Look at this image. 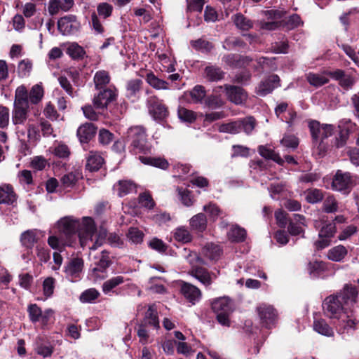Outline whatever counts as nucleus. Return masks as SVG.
I'll list each match as a JSON object with an SVG mask.
<instances>
[{
	"mask_svg": "<svg viewBox=\"0 0 359 359\" xmlns=\"http://www.w3.org/2000/svg\"><path fill=\"white\" fill-rule=\"evenodd\" d=\"M205 77L210 81H217L223 79L224 73L219 68L213 66L205 69Z\"/></svg>",
	"mask_w": 359,
	"mask_h": 359,
	"instance_id": "37998d69",
	"label": "nucleus"
},
{
	"mask_svg": "<svg viewBox=\"0 0 359 359\" xmlns=\"http://www.w3.org/2000/svg\"><path fill=\"white\" fill-rule=\"evenodd\" d=\"M205 104L211 109H217L223 105V101L219 96L211 95L206 97Z\"/></svg>",
	"mask_w": 359,
	"mask_h": 359,
	"instance_id": "69168bd1",
	"label": "nucleus"
},
{
	"mask_svg": "<svg viewBox=\"0 0 359 359\" xmlns=\"http://www.w3.org/2000/svg\"><path fill=\"white\" fill-rule=\"evenodd\" d=\"M179 118L187 122H193L196 119V114L193 111L181 107L178 109Z\"/></svg>",
	"mask_w": 359,
	"mask_h": 359,
	"instance_id": "338daca9",
	"label": "nucleus"
},
{
	"mask_svg": "<svg viewBox=\"0 0 359 359\" xmlns=\"http://www.w3.org/2000/svg\"><path fill=\"white\" fill-rule=\"evenodd\" d=\"M73 5V0H50L48 11L50 15H55L60 10L68 11Z\"/></svg>",
	"mask_w": 359,
	"mask_h": 359,
	"instance_id": "6ab92c4d",
	"label": "nucleus"
},
{
	"mask_svg": "<svg viewBox=\"0 0 359 359\" xmlns=\"http://www.w3.org/2000/svg\"><path fill=\"white\" fill-rule=\"evenodd\" d=\"M142 81L138 79L130 80L126 85L127 95L128 97L134 96L141 88Z\"/></svg>",
	"mask_w": 359,
	"mask_h": 359,
	"instance_id": "4d7b16f0",
	"label": "nucleus"
},
{
	"mask_svg": "<svg viewBox=\"0 0 359 359\" xmlns=\"http://www.w3.org/2000/svg\"><path fill=\"white\" fill-rule=\"evenodd\" d=\"M257 311L262 325L270 328L276 320V310L271 306L263 304L257 308Z\"/></svg>",
	"mask_w": 359,
	"mask_h": 359,
	"instance_id": "ddd939ff",
	"label": "nucleus"
},
{
	"mask_svg": "<svg viewBox=\"0 0 359 359\" xmlns=\"http://www.w3.org/2000/svg\"><path fill=\"white\" fill-rule=\"evenodd\" d=\"M255 127V119L252 117H246L235 121L222 123L219 126L218 130L220 133L238 134L243 130L247 135L252 133Z\"/></svg>",
	"mask_w": 359,
	"mask_h": 359,
	"instance_id": "39448f33",
	"label": "nucleus"
},
{
	"mask_svg": "<svg viewBox=\"0 0 359 359\" xmlns=\"http://www.w3.org/2000/svg\"><path fill=\"white\" fill-rule=\"evenodd\" d=\"M281 27L283 29L291 30L303 24L300 17L297 14H293L288 18L280 20Z\"/></svg>",
	"mask_w": 359,
	"mask_h": 359,
	"instance_id": "f704fd0d",
	"label": "nucleus"
},
{
	"mask_svg": "<svg viewBox=\"0 0 359 359\" xmlns=\"http://www.w3.org/2000/svg\"><path fill=\"white\" fill-rule=\"evenodd\" d=\"M243 60V57L237 54H229L222 58V61L231 67H241L244 64Z\"/></svg>",
	"mask_w": 359,
	"mask_h": 359,
	"instance_id": "49530a36",
	"label": "nucleus"
},
{
	"mask_svg": "<svg viewBox=\"0 0 359 359\" xmlns=\"http://www.w3.org/2000/svg\"><path fill=\"white\" fill-rule=\"evenodd\" d=\"M84 266V262L81 257L71 259L65 266V273L72 280L79 278Z\"/></svg>",
	"mask_w": 359,
	"mask_h": 359,
	"instance_id": "f8f14e48",
	"label": "nucleus"
},
{
	"mask_svg": "<svg viewBox=\"0 0 359 359\" xmlns=\"http://www.w3.org/2000/svg\"><path fill=\"white\" fill-rule=\"evenodd\" d=\"M147 106L150 115L155 120H163L168 116L166 106L156 96H150L147 100Z\"/></svg>",
	"mask_w": 359,
	"mask_h": 359,
	"instance_id": "0eeeda50",
	"label": "nucleus"
},
{
	"mask_svg": "<svg viewBox=\"0 0 359 359\" xmlns=\"http://www.w3.org/2000/svg\"><path fill=\"white\" fill-rule=\"evenodd\" d=\"M146 81L151 87L156 90H167L169 88V83L167 81L158 78L152 72L147 74Z\"/></svg>",
	"mask_w": 359,
	"mask_h": 359,
	"instance_id": "72a5a7b5",
	"label": "nucleus"
},
{
	"mask_svg": "<svg viewBox=\"0 0 359 359\" xmlns=\"http://www.w3.org/2000/svg\"><path fill=\"white\" fill-rule=\"evenodd\" d=\"M271 16H272L274 21L264 22L261 23V29L266 30H275L282 28L281 22L279 20L282 18L283 13L279 11H268Z\"/></svg>",
	"mask_w": 359,
	"mask_h": 359,
	"instance_id": "a878e982",
	"label": "nucleus"
},
{
	"mask_svg": "<svg viewBox=\"0 0 359 359\" xmlns=\"http://www.w3.org/2000/svg\"><path fill=\"white\" fill-rule=\"evenodd\" d=\"M111 264L109 253L103 250L95 266L92 269V276L95 278L104 279L107 277L106 270Z\"/></svg>",
	"mask_w": 359,
	"mask_h": 359,
	"instance_id": "9d476101",
	"label": "nucleus"
},
{
	"mask_svg": "<svg viewBox=\"0 0 359 359\" xmlns=\"http://www.w3.org/2000/svg\"><path fill=\"white\" fill-rule=\"evenodd\" d=\"M27 313L30 321L33 323L40 321L42 311L41 308L36 304H31L27 306Z\"/></svg>",
	"mask_w": 359,
	"mask_h": 359,
	"instance_id": "3c124183",
	"label": "nucleus"
},
{
	"mask_svg": "<svg viewBox=\"0 0 359 359\" xmlns=\"http://www.w3.org/2000/svg\"><path fill=\"white\" fill-rule=\"evenodd\" d=\"M258 152L262 157L266 159L273 160L280 165H283L285 162L278 154L276 153L273 149L266 146H259L258 147Z\"/></svg>",
	"mask_w": 359,
	"mask_h": 359,
	"instance_id": "2f4dec72",
	"label": "nucleus"
},
{
	"mask_svg": "<svg viewBox=\"0 0 359 359\" xmlns=\"http://www.w3.org/2000/svg\"><path fill=\"white\" fill-rule=\"evenodd\" d=\"M139 158L145 165L154 166L163 170L167 169L169 165L167 160L161 157L140 156Z\"/></svg>",
	"mask_w": 359,
	"mask_h": 359,
	"instance_id": "7c9ffc66",
	"label": "nucleus"
},
{
	"mask_svg": "<svg viewBox=\"0 0 359 359\" xmlns=\"http://www.w3.org/2000/svg\"><path fill=\"white\" fill-rule=\"evenodd\" d=\"M111 80L109 74L105 70L97 72L93 78L95 88L97 90L105 89Z\"/></svg>",
	"mask_w": 359,
	"mask_h": 359,
	"instance_id": "c756f323",
	"label": "nucleus"
},
{
	"mask_svg": "<svg viewBox=\"0 0 359 359\" xmlns=\"http://www.w3.org/2000/svg\"><path fill=\"white\" fill-rule=\"evenodd\" d=\"M186 260L191 266V269L198 268L207 264L204 258H202L197 252L189 250V253L184 255Z\"/></svg>",
	"mask_w": 359,
	"mask_h": 359,
	"instance_id": "e433bc0d",
	"label": "nucleus"
},
{
	"mask_svg": "<svg viewBox=\"0 0 359 359\" xmlns=\"http://www.w3.org/2000/svg\"><path fill=\"white\" fill-rule=\"evenodd\" d=\"M29 106L14 105L12 121L15 125L22 124L27 119V109Z\"/></svg>",
	"mask_w": 359,
	"mask_h": 359,
	"instance_id": "473e14b6",
	"label": "nucleus"
},
{
	"mask_svg": "<svg viewBox=\"0 0 359 359\" xmlns=\"http://www.w3.org/2000/svg\"><path fill=\"white\" fill-rule=\"evenodd\" d=\"M309 127L313 139V153L319 156H323L327 149L325 139L333 134L334 126L330 124H321L317 121H311Z\"/></svg>",
	"mask_w": 359,
	"mask_h": 359,
	"instance_id": "7ed1b4c3",
	"label": "nucleus"
},
{
	"mask_svg": "<svg viewBox=\"0 0 359 359\" xmlns=\"http://www.w3.org/2000/svg\"><path fill=\"white\" fill-rule=\"evenodd\" d=\"M55 280L52 277L46 278L43 283V292L46 297L53 295L55 288Z\"/></svg>",
	"mask_w": 359,
	"mask_h": 359,
	"instance_id": "052dcab7",
	"label": "nucleus"
},
{
	"mask_svg": "<svg viewBox=\"0 0 359 359\" xmlns=\"http://www.w3.org/2000/svg\"><path fill=\"white\" fill-rule=\"evenodd\" d=\"M353 185L352 179L350 173H342L337 171L332 183L333 189L341 191L344 194H348Z\"/></svg>",
	"mask_w": 359,
	"mask_h": 359,
	"instance_id": "6e6552de",
	"label": "nucleus"
},
{
	"mask_svg": "<svg viewBox=\"0 0 359 359\" xmlns=\"http://www.w3.org/2000/svg\"><path fill=\"white\" fill-rule=\"evenodd\" d=\"M347 254L346 248L342 245H338L327 251V257L331 261L340 262L343 261Z\"/></svg>",
	"mask_w": 359,
	"mask_h": 359,
	"instance_id": "bb28decb",
	"label": "nucleus"
},
{
	"mask_svg": "<svg viewBox=\"0 0 359 359\" xmlns=\"http://www.w3.org/2000/svg\"><path fill=\"white\" fill-rule=\"evenodd\" d=\"M113 189L119 197H123L127 194L135 192L136 185L130 180H121L114 185Z\"/></svg>",
	"mask_w": 359,
	"mask_h": 359,
	"instance_id": "f3484780",
	"label": "nucleus"
},
{
	"mask_svg": "<svg viewBox=\"0 0 359 359\" xmlns=\"http://www.w3.org/2000/svg\"><path fill=\"white\" fill-rule=\"evenodd\" d=\"M189 274L206 287H208L212 284V281L211 275L205 268L203 267V266L198 268L195 267L194 269H191Z\"/></svg>",
	"mask_w": 359,
	"mask_h": 359,
	"instance_id": "4be33fe9",
	"label": "nucleus"
},
{
	"mask_svg": "<svg viewBox=\"0 0 359 359\" xmlns=\"http://www.w3.org/2000/svg\"><path fill=\"white\" fill-rule=\"evenodd\" d=\"M341 320L339 321L337 325L338 332L343 334L348 332L349 330L354 329L355 323L352 319H349L346 313L342 316Z\"/></svg>",
	"mask_w": 359,
	"mask_h": 359,
	"instance_id": "de8ad7c7",
	"label": "nucleus"
},
{
	"mask_svg": "<svg viewBox=\"0 0 359 359\" xmlns=\"http://www.w3.org/2000/svg\"><path fill=\"white\" fill-rule=\"evenodd\" d=\"M174 238L179 242L187 243L191 241L192 236L187 227L180 226L175 229Z\"/></svg>",
	"mask_w": 359,
	"mask_h": 359,
	"instance_id": "a18cd8bd",
	"label": "nucleus"
},
{
	"mask_svg": "<svg viewBox=\"0 0 359 359\" xmlns=\"http://www.w3.org/2000/svg\"><path fill=\"white\" fill-rule=\"evenodd\" d=\"M36 256L39 258L41 264L48 262L50 259V251L48 248H45L41 245L36 248Z\"/></svg>",
	"mask_w": 359,
	"mask_h": 359,
	"instance_id": "e2e57ef3",
	"label": "nucleus"
},
{
	"mask_svg": "<svg viewBox=\"0 0 359 359\" xmlns=\"http://www.w3.org/2000/svg\"><path fill=\"white\" fill-rule=\"evenodd\" d=\"M306 80L310 85L318 88L329 82V79L323 74L309 73L306 74Z\"/></svg>",
	"mask_w": 359,
	"mask_h": 359,
	"instance_id": "79ce46f5",
	"label": "nucleus"
},
{
	"mask_svg": "<svg viewBox=\"0 0 359 359\" xmlns=\"http://www.w3.org/2000/svg\"><path fill=\"white\" fill-rule=\"evenodd\" d=\"M124 283V277L122 276H117L111 278L106 280L102 284V291L104 294H108L113 289Z\"/></svg>",
	"mask_w": 359,
	"mask_h": 359,
	"instance_id": "4c0bfd02",
	"label": "nucleus"
},
{
	"mask_svg": "<svg viewBox=\"0 0 359 359\" xmlns=\"http://www.w3.org/2000/svg\"><path fill=\"white\" fill-rule=\"evenodd\" d=\"M86 168L90 171H97L102 165L104 158L97 151H90L86 157Z\"/></svg>",
	"mask_w": 359,
	"mask_h": 359,
	"instance_id": "5701e85b",
	"label": "nucleus"
},
{
	"mask_svg": "<svg viewBox=\"0 0 359 359\" xmlns=\"http://www.w3.org/2000/svg\"><path fill=\"white\" fill-rule=\"evenodd\" d=\"M280 86V79L278 75L273 74L262 80L257 88L256 93L264 97L271 93Z\"/></svg>",
	"mask_w": 359,
	"mask_h": 359,
	"instance_id": "9b49d317",
	"label": "nucleus"
},
{
	"mask_svg": "<svg viewBox=\"0 0 359 359\" xmlns=\"http://www.w3.org/2000/svg\"><path fill=\"white\" fill-rule=\"evenodd\" d=\"M181 293L193 305L198 302L202 296L200 289L191 283L185 282L182 284Z\"/></svg>",
	"mask_w": 359,
	"mask_h": 359,
	"instance_id": "2eb2a0df",
	"label": "nucleus"
},
{
	"mask_svg": "<svg viewBox=\"0 0 359 359\" xmlns=\"http://www.w3.org/2000/svg\"><path fill=\"white\" fill-rule=\"evenodd\" d=\"M32 68V64L29 60H22L18 65V72L20 76L25 77L29 74Z\"/></svg>",
	"mask_w": 359,
	"mask_h": 359,
	"instance_id": "774afa93",
	"label": "nucleus"
},
{
	"mask_svg": "<svg viewBox=\"0 0 359 359\" xmlns=\"http://www.w3.org/2000/svg\"><path fill=\"white\" fill-rule=\"evenodd\" d=\"M313 329L318 333L327 337H331L334 333L333 330L323 319L314 321Z\"/></svg>",
	"mask_w": 359,
	"mask_h": 359,
	"instance_id": "a19ab883",
	"label": "nucleus"
},
{
	"mask_svg": "<svg viewBox=\"0 0 359 359\" xmlns=\"http://www.w3.org/2000/svg\"><path fill=\"white\" fill-rule=\"evenodd\" d=\"M50 149L51 152L60 158H67L71 154L68 146L61 142L55 144Z\"/></svg>",
	"mask_w": 359,
	"mask_h": 359,
	"instance_id": "c03bdc74",
	"label": "nucleus"
},
{
	"mask_svg": "<svg viewBox=\"0 0 359 359\" xmlns=\"http://www.w3.org/2000/svg\"><path fill=\"white\" fill-rule=\"evenodd\" d=\"M189 225L192 230L203 232L207 227V218L203 213H198L193 216L189 220Z\"/></svg>",
	"mask_w": 359,
	"mask_h": 359,
	"instance_id": "c85d7f7f",
	"label": "nucleus"
},
{
	"mask_svg": "<svg viewBox=\"0 0 359 359\" xmlns=\"http://www.w3.org/2000/svg\"><path fill=\"white\" fill-rule=\"evenodd\" d=\"M283 146L286 148L296 149L299 145V140L293 135H285L280 141Z\"/></svg>",
	"mask_w": 359,
	"mask_h": 359,
	"instance_id": "680f3d73",
	"label": "nucleus"
},
{
	"mask_svg": "<svg viewBox=\"0 0 359 359\" xmlns=\"http://www.w3.org/2000/svg\"><path fill=\"white\" fill-rule=\"evenodd\" d=\"M212 309L215 313H231L232 312L231 302L227 297L215 299L212 303Z\"/></svg>",
	"mask_w": 359,
	"mask_h": 359,
	"instance_id": "393cba45",
	"label": "nucleus"
},
{
	"mask_svg": "<svg viewBox=\"0 0 359 359\" xmlns=\"http://www.w3.org/2000/svg\"><path fill=\"white\" fill-rule=\"evenodd\" d=\"M99 90V93L93 97V104L95 109L104 110L110 102L116 99V89L114 86H109L105 89Z\"/></svg>",
	"mask_w": 359,
	"mask_h": 359,
	"instance_id": "423d86ee",
	"label": "nucleus"
},
{
	"mask_svg": "<svg viewBox=\"0 0 359 359\" xmlns=\"http://www.w3.org/2000/svg\"><path fill=\"white\" fill-rule=\"evenodd\" d=\"M96 133V128L91 123L81 125L77 130V136L81 142H88Z\"/></svg>",
	"mask_w": 359,
	"mask_h": 359,
	"instance_id": "412c9836",
	"label": "nucleus"
},
{
	"mask_svg": "<svg viewBox=\"0 0 359 359\" xmlns=\"http://www.w3.org/2000/svg\"><path fill=\"white\" fill-rule=\"evenodd\" d=\"M221 248L214 243H207L203 248L201 253L204 258L210 261L217 260L222 255Z\"/></svg>",
	"mask_w": 359,
	"mask_h": 359,
	"instance_id": "b1692460",
	"label": "nucleus"
},
{
	"mask_svg": "<svg viewBox=\"0 0 359 359\" xmlns=\"http://www.w3.org/2000/svg\"><path fill=\"white\" fill-rule=\"evenodd\" d=\"M141 324H143L146 326L149 325L154 328L159 327V321L157 316V311L154 305L149 306Z\"/></svg>",
	"mask_w": 359,
	"mask_h": 359,
	"instance_id": "cd10ccee",
	"label": "nucleus"
},
{
	"mask_svg": "<svg viewBox=\"0 0 359 359\" xmlns=\"http://www.w3.org/2000/svg\"><path fill=\"white\" fill-rule=\"evenodd\" d=\"M205 90L203 86L197 85L191 91L190 96L194 103H202L205 97Z\"/></svg>",
	"mask_w": 359,
	"mask_h": 359,
	"instance_id": "09e8293b",
	"label": "nucleus"
},
{
	"mask_svg": "<svg viewBox=\"0 0 359 359\" xmlns=\"http://www.w3.org/2000/svg\"><path fill=\"white\" fill-rule=\"evenodd\" d=\"M323 210L327 213H334L338 210V203L333 196H327L325 198Z\"/></svg>",
	"mask_w": 359,
	"mask_h": 359,
	"instance_id": "8fccbe9b",
	"label": "nucleus"
},
{
	"mask_svg": "<svg viewBox=\"0 0 359 359\" xmlns=\"http://www.w3.org/2000/svg\"><path fill=\"white\" fill-rule=\"evenodd\" d=\"M323 198V194L320 189H308L306 192V200L309 203H316L320 202Z\"/></svg>",
	"mask_w": 359,
	"mask_h": 359,
	"instance_id": "6e6d98bb",
	"label": "nucleus"
},
{
	"mask_svg": "<svg viewBox=\"0 0 359 359\" xmlns=\"http://www.w3.org/2000/svg\"><path fill=\"white\" fill-rule=\"evenodd\" d=\"M37 229H29L22 232L20 237V241L25 249L32 250L34 244L37 243Z\"/></svg>",
	"mask_w": 359,
	"mask_h": 359,
	"instance_id": "aec40b11",
	"label": "nucleus"
},
{
	"mask_svg": "<svg viewBox=\"0 0 359 359\" xmlns=\"http://www.w3.org/2000/svg\"><path fill=\"white\" fill-rule=\"evenodd\" d=\"M18 196L11 185L4 184L0 186V204L15 205Z\"/></svg>",
	"mask_w": 359,
	"mask_h": 359,
	"instance_id": "dca6fc26",
	"label": "nucleus"
},
{
	"mask_svg": "<svg viewBox=\"0 0 359 359\" xmlns=\"http://www.w3.org/2000/svg\"><path fill=\"white\" fill-rule=\"evenodd\" d=\"M233 20L236 26L243 31H248L253 27L252 22L241 13L235 15Z\"/></svg>",
	"mask_w": 359,
	"mask_h": 359,
	"instance_id": "58836bf2",
	"label": "nucleus"
},
{
	"mask_svg": "<svg viewBox=\"0 0 359 359\" xmlns=\"http://www.w3.org/2000/svg\"><path fill=\"white\" fill-rule=\"evenodd\" d=\"M99 292L94 288H90L83 292L80 296V300L83 303H90L99 296Z\"/></svg>",
	"mask_w": 359,
	"mask_h": 359,
	"instance_id": "13d9d810",
	"label": "nucleus"
},
{
	"mask_svg": "<svg viewBox=\"0 0 359 359\" xmlns=\"http://www.w3.org/2000/svg\"><path fill=\"white\" fill-rule=\"evenodd\" d=\"M29 100L26 88L23 86L18 87L15 90L14 105L29 106Z\"/></svg>",
	"mask_w": 359,
	"mask_h": 359,
	"instance_id": "c9c22d12",
	"label": "nucleus"
},
{
	"mask_svg": "<svg viewBox=\"0 0 359 359\" xmlns=\"http://www.w3.org/2000/svg\"><path fill=\"white\" fill-rule=\"evenodd\" d=\"M127 238L133 243L139 244L143 241L144 233L136 227H130L127 233Z\"/></svg>",
	"mask_w": 359,
	"mask_h": 359,
	"instance_id": "603ef678",
	"label": "nucleus"
},
{
	"mask_svg": "<svg viewBox=\"0 0 359 359\" xmlns=\"http://www.w3.org/2000/svg\"><path fill=\"white\" fill-rule=\"evenodd\" d=\"M228 99L236 104H242L247 100L248 95L241 87L225 85Z\"/></svg>",
	"mask_w": 359,
	"mask_h": 359,
	"instance_id": "4468645a",
	"label": "nucleus"
},
{
	"mask_svg": "<svg viewBox=\"0 0 359 359\" xmlns=\"http://www.w3.org/2000/svg\"><path fill=\"white\" fill-rule=\"evenodd\" d=\"M191 45L194 48H195L197 50L206 52L210 51L213 47L211 43L203 39L191 41Z\"/></svg>",
	"mask_w": 359,
	"mask_h": 359,
	"instance_id": "bf43d9fd",
	"label": "nucleus"
},
{
	"mask_svg": "<svg viewBox=\"0 0 359 359\" xmlns=\"http://www.w3.org/2000/svg\"><path fill=\"white\" fill-rule=\"evenodd\" d=\"M357 288L346 285L336 294L330 295L323 302L324 312L330 318L340 319L358 301Z\"/></svg>",
	"mask_w": 359,
	"mask_h": 359,
	"instance_id": "f03ea898",
	"label": "nucleus"
},
{
	"mask_svg": "<svg viewBox=\"0 0 359 359\" xmlns=\"http://www.w3.org/2000/svg\"><path fill=\"white\" fill-rule=\"evenodd\" d=\"M203 210L205 211L210 219L215 220L222 213L221 210L215 204L210 203L203 206Z\"/></svg>",
	"mask_w": 359,
	"mask_h": 359,
	"instance_id": "0e129e2a",
	"label": "nucleus"
},
{
	"mask_svg": "<svg viewBox=\"0 0 359 359\" xmlns=\"http://www.w3.org/2000/svg\"><path fill=\"white\" fill-rule=\"evenodd\" d=\"M58 228L61 234L66 239L74 241V245L79 238L83 248L88 245L89 241H93V237L96 231L95 222L89 217H83L82 222L73 217H65L58 222Z\"/></svg>",
	"mask_w": 359,
	"mask_h": 359,
	"instance_id": "f257e3e1",
	"label": "nucleus"
},
{
	"mask_svg": "<svg viewBox=\"0 0 359 359\" xmlns=\"http://www.w3.org/2000/svg\"><path fill=\"white\" fill-rule=\"evenodd\" d=\"M246 236L245 230L237 225H232L228 232L229 238L233 242L243 241Z\"/></svg>",
	"mask_w": 359,
	"mask_h": 359,
	"instance_id": "ea45409f",
	"label": "nucleus"
},
{
	"mask_svg": "<svg viewBox=\"0 0 359 359\" xmlns=\"http://www.w3.org/2000/svg\"><path fill=\"white\" fill-rule=\"evenodd\" d=\"M126 140L135 151L145 153L149 150L147 134L142 126H133L127 131Z\"/></svg>",
	"mask_w": 359,
	"mask_h": 359,
	"instance_id": "20e7f679",
	"label": "nucleus"
},
{
	"mask_svg": "<svg viewBox=\"0 0 359 359\" xmlns=\"http://www.w3.org/2000/svg\"><path fill=\"white\" fill-rule=\"evenodd\" d=\"M43 96V90L40 85H34L29 94V99L31 103L37 104Z\"/></svg>",
	"mask_w": 359,
	"mask_h": 359,
	"instance_id": "5fc2aeb1",
	"label": "nucleus"
},
{
	"mask_svg": "<svg viewBox=\"0 0 359 359\" xmlns=\"http://www.w3.org/2000/svg\"><path fill=\"white\" fill-rule=\"evenodd\" d=\"M67 53L74 59H79L84 55L85 51L81 46L76 43H72L68 46Z\"/></svg>",
	"mask_w": 359,
	"mask_h": 359,
	"instance_id": "864d4df0",
	"label": "nucleus"
},
{
	"mask_svg": "<svg viewBox=\"0 0 359 359\" xmlns=\"http://www.w3.org/2000/svg\"><path fill=\"white\" fill-rule=\"evenodd\" d=\"M47 242L52 249L58 250L59 252L63 251L65 246H74V241L73 239L67 240L62 235H61L60 238H58L56 236H50Z\"/></svg>",
	"mask_w": 359,
	"mask_h": 359,
	"instance_id": "a211bd4d",
	"label": "nucleus"
},
{
	"mask_svg": "<svg viewBox=\"0 0 359 359\" xmlns=\"http://www.w3.org/2000/svg\"><path fill=\"white\" fill-rule=\"evenodd\" d=\"M58 30L64 35L74 34L80 28V22L73 15H66L59 19L57 22Z\"/></svg>",
	"mask_w": 359,
	"mask_h": 359,
	"instance_id": "1a4fd4ad",
	"label": "nucleus"
}]
</instances>
